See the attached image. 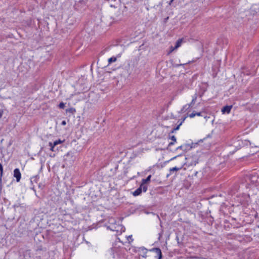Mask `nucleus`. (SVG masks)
<instances>
[{
  "instance_id": "nucleus-1",
  "label": "nucleus",
  "mask_w": 259,
  "mask_h": 259,
  "mask_svg": "<svg viewBox=\"0 0 259 259\" xmlns=\"http://www.w3.org/2000/svg\"><path fill=\"white\" fill-rule=\"evenodd\" d=\"M186 160L189 166H193L198 163L199 157L197 154H189L186 157Z\"/></svg>"
},
{
  "instance_id": "nucleus-2",
  "label": "nucleus",
  "mask_w": 259,
  "mask_h": 259,
  "mask_svg": "<svg viewBox=\"0 0 259 259\" xmlns=\"http://www.w3.org/2000/svg\"><path fill=\"white\" fill-rule=\"evenodd\" d=\"M147 190V186L146 185H140V187L133 192V195L135 196H138L141 194L142 191L146 192Z\"/></svg>"
},
{
  "instance_id": "nucleus-3",
  "label": "nucleus",
  "mask_w": 259,
  "mask_h": 259,
  "mask_svg": "<svg viewBox=\"0 0 259 259\" xmlns=\"http://www.w3.org/2000/svg\"><path fill=\"white\" fill-rule=\"evenodd\" d=\"M119 249L116 247H113L111 249L110 254L112 256L113 258L118 259L119 258Z\"/></svg>"
},
{
  "instance_id": "nucleus-4",
  "label": "nucleus",
  "mask_w": 259,
  "mask_h": 259,
  "mask_svg": "<svg viewBox=\"0 0 259 259\" xmlns=\"http://www.w3.org/2000/svg\"><path fill=\"white\" fill-rule=\"evenodd\" d=\"M63 142L60 140H56L53 143L49 142V145L50 147V150L52 151H55V147L59 144L62 143Z\"/></svg>"
},
{
  "instance_id": "nucleus-5",
  "label": "nucleus",
  "mask_w": 259,
  "mask_h": 259,
  "mask_svg": "<svg viewBox=\"0 0 259 259\" xmlns=\"http://www.w3.org/2000/svg\"><path fill=\"white\" fill-rule=\"evenodd\" d=\"M150 251H153L156 253L157 254V259H161L162 257V252L161 250L159 248L156 247V248H153L151 249Z\"/></svg>"
},
{
  "instance_id": "nucleus-6",
  "label": "nucleus",
  "mask_w": 259,
  "mask_h": 259,
  "mask_svg": "<svg viewBox=\"0 0 259 259\" xmlns=\"http://www.w3.org/2000/svg\"><path fill=\"white\" fill-rule=\"evenodd\" d=\"M14 177L16 178L17 182L20 181L21 178V174L19 168H17L14 169Z\"/></svg>"
},
{
  "instance_id": "nucleus-7",
  "label": "nucleus",
  "mask_w": 259,
  "mask_h": 259,
  "mask_svg": "<svg viewBox=\"0 0 259 259\" xmlns=\"http://www.w3.org/2000/svg\"><path fill=\"white\" fill-rule=\"evenodd\" d=\"M205 114V113L204 112H196L195 111H193V112L191 114H189V116L190 117V118H193L196 115H197V116H203L204 118L206 117V116L204 115Z\"/></svg>"
},
{
  "instance_id": "nucleus-8",
  "label": "nucleus",
  "mask_w": 259,
  "mask_h": 259,
  "mask_svg": "<svg viewBox=\"0 0 259 259\" xmlns=\"http://www.w3.org/2000/svg\"><path fill=\"white\" fill-rule=\"evenodd\" d=\"M139 251L142 252L141 256L143 257L146 258L147 257V249L146 248L144 247H141L139 248Z\"/></svg>"
},
{
  "instance_id": "nucleus-9",
  "label": "nucleus",
  "mask_w": 259,
  "mask_h": 259,
  "mask_svg": "<svg viewBox=\"0 0 259 259\" xmlns=\"http://www.w3.org/2000/svg\"><path fill=\"white\" fill-rule=\"evenodd\" d=\"M232 108V106H225L224 107H223V108L222 109V112L223 113H229L230 112V111L231 110Z\"/></svg>"
},
{
  "instance_id": "nucleus-10",
  "label": "nucleus",
  "mask_w": 259,
  "mask_h": 259,
  "mask_svg": "<svg viewBox=\"0 0 259 259\" xmlns=\"http://www.w3.org/2000/svg\"><path fill=\"white\" fill-rule=\"evenodd\" d=\"M182 42H183V39H179L176 41L175 48L172 49V51H173L175 49H177L179 47H180L181 46V44H182Z\"/></svg>"
},
{
  "instance_id": "nucleus-11",
  "label": "nucleus",
  "mask_w": 259,
  "mask_h": 259,
  "mask_svg": "<svg viewBox=\"0 0 259 259\" xmlns=\"http://www.w3.org/2000/svg\"><path fill=\"white\" fill-rule=\"evenodd\" d=\"M169 138L172 141V142H170L168 144V146L170 147L171 145H174L175 142H176L177 140H176V138L175 136H170V134L169 135Z\"/></svg>"
},
{
  "instance_id": "nucleus-12",
  "label": "nucleus",
  "mask_w": 259,
  "mask_h": 259,
  "mask_svg": "<svg viewBox=\"0 0 259 259\" xmlns=\"http://www.w3.org/2000/svg\"><path fill=\"white\" fill-rule=\"evenodd\" d=\"M151 175L148 176L146 179H142V183L141 185H145L146 183H149L150 181Z\"/></svg>"
},
{
  "instance_id": "nucleus-13",
  "label": "nucleus",
  "mask_w": 259,
  "mask_h": 259,
  "mask_svg": "<svg viewBox=\"0 0 259 259\" xmlns=\"http://www.w3.org/2000/svg\"><path fill=\"white\" fill-rule=\"evenodd\" d=\"M197 94H195L194 95V96H193V99H192L191 103L190 104L188 105V108L190 107L192 104H194L195 103V102L197 99Z\"/></svg>"
},
{
  "instance_id": "nucleus-14",
  "label": "nucleus",
  "mask_w": 259,
  "mask_h": 259,
  "mask_svg": "<svg viewBox=\"0 0 259 259\" xmlns=\"http://www.w3.org/2000/svg\"><path fill=\"white\" fill-rule=\"evenodd\" d=\"M187 147H188V145H186V144L180 146L178 147H177L176 150H178L179 149H181V150H182L183 151H185L186 150Z\"/></svg>"
},
{
  "instance_id": "nucleus-15",
  "label": "nucleus",
  "mask_w": 259,
  "mask_h": 259,
  "mask_svg": "<svg viewBox=\"0 0 259 259\" xmlns=\"http://www.w3.org/2000/svg\"><path fill=\"white\" fill-rule=\"evenodd\" d=\"M187 117H183V121H181L180 123L176 127L174 128V130H178L180 128V126L182 124L183 122L185 121Z\"/></svg>"
},
{
  "instance_id": "nucleus-16",
  "label": "nucleus",
  "mask_w": 259,
  "mask_h": 259,
  "mask_svg": "<svg viewBox=\"0 0 259 259\" xmlns=\"http://www.w3.org/2000/svg\"><path fill=\"white\" fill-rule=\"evenodd\" d=\"M3 174V167L2 164L0 163V184L2 182V177Z\"/></svg>"
},
{
  "instance_id": "nucleus-17",
  "label": "nucleus",
  "mask_w": 259,
  "mask_h": 259,
  "mask_svg": "<svg viewBox=\"0 0 259 259\" xmlns=\"http://www.w3.org/2000/svg\"><path fill=\"white\" fill-rule=\"evenodd\" d=\"M117 60L116 57H112L108 59V63L109 64H111L112 63L115 62Z\"/></svg>"
},
{
  "instance_id": "nucleus-18",
  "label": "nucleus",
  "mask_w": 259,
  "mask_h": 259,
  "mask_svg": "<svg viewBox=\"0 0 259 259\" xmlns=\"http://www.w3.org/2000/svg\"><path fill=\"white\" fill-rule=\"evenodd\" d=\"M181 169V167H175L170 168L169 170L170 172H171V171H177Z\"/></svg>"
},
{
  "instance_id": "nucleus-19",
  "label": "nucleus",
  "mask_w": 259,
  "mask_h": 259,
  "mask_svg": "<svg viewBox=\"0 0 259 259\" xmlns=\"http://www.w3.org/2000/svg\"><path fill=\"white\" fill-rule=\"evenodd\" d=\"M59 107L60 109H64L65 107V104L63 102L60 103V104H59Z\"/></svg>"
},
{
  "instance_id": "nucleus-20",
  "label": "nucleus",
  "mask_w": 259,
  "mask_h": 259,
  "mask_svg": "<svg viewBox=\"0 0 259 259\" xmlns=\"http://www.w3.org/2000/svg\"><path fill=\"white\" fill-rule=\"evenodd\" d=\"M66 124V122L65 120H63L61 122V125H65Z\"/></svg>"
},
{
  "instance_id": "nucleus-21",
  "label": "nucleus",
  "mask_w": 259,
  "mask_h": 259,
  "mask_svg": "<svg viewBox=\"0 0 259 259\" xmlns=\"http://www.w3.org/2000/svg\"><path fill=\"white\" fill-rule=\"evenodd\" d=\"M3 114V110L2 109H0V118L2 116Z\"/></svg>"
},
{
  "instance_id": "nucleus-22",
  "label": "nucleus",
  "mask_w": 259,
  "mask_h": 259,
  "mask_svg": "<svg viewBox=\"0 0 259 259\" xmlns=\"http://www.w3.org/2000/svg\"><path fill=\"white\" fill-rule=\"evenodd\" d=\"M107 229H110L111 230H112V231H115V230L114 229L111 228L110 226H108L107 227Z\"/></svg>"
},
{
  "instance_id": "nucleus-23",
  "label": "nucleus",
  "mask_w": 259,
  "mask_h": 259,
  "mask_svg": "<svg viewBox=\"0 0 259 259\" xmlns=\"http://www.w3.org/2000/svg\"><path fill=\"white\" fill-rule=\"evenodd\" d=\"M175 131H176V130H174V128L171 130V131L170 132V133H174Z\"/></svg>"
},
{
  "instance_id": "nucleus-24",
  "label": "nucleus",
  "mask_w": 259,
  "mask_h": 259,
  "mask_svg": "<svg viewBox=\"0 0 259 259\" xmlns=\"http://www.w3.org/2000/svg\"><path fill=\"white\" fill-rule=\"evenodd\" d=\"M42 248L41 247H39L37 249V251H39V250H42Z\"/></svg>"
},
{
  "instance_id": "nucleus-25",
  "label": "nucleus",
  "mask_w": 259,
  "mask_h": 259,
  "mask_svg": "<svg viewBox=\"0 0 259 259\" xmlns=\"http://www.w3.org/2000/svg\"><path fill=\"white\" fill-rule=\"evenodd\" d=\"M174 0H170V2L169 3V4H170Z\"/></svg>"
},
{
  "instance_id": "nucleus-26",
  "label": "nucleus",
  "mask_w": 259,
  "mask_h": 259,
  "mask_svg": "<svg viewBox=\"0 0 259 259\" xmlns=\"http://www.w3.org/2000/svg\"><path fill=\"white\" fill-rule=\"evenodd\" d=\"M72 110H73V109H72V108H70V109H69V111H70V112H71V111H72Z\"/></svg>"
},
{
  "instance_id": "nucleus-27",
  "label": "nucleus",
  "mask_w": 259,
  "mask_h": 259,
  "mask_svg": "<svg viewBox=\"0 0 259 259\" xmlns=\"http://www.w3.org/2000/svg\"><path fill=\"white\" fill-rule=\"evenodd\" d=\"M248 143H249V145H251V143L250 142V141H248Z\"/></svg>"
},
{
  "instance_id": "nucleus-28",
  "label": "nucleus",
  "mask_w": 259,
  "mask_h": 259,
  "mask_svg": "<svg viewBox=\"0 0 259 259\" xmlns=\"http://www.w3.org/2000/svg\"><path fill=\"white\" fill-rule=\"evenodd\" d=\"M132 235H130L128 237H131L132 238Z\"/></svg>"
},
{
  "instance_id": "nucleus-29",
  "label": "nucleus",
  "mask_w": 259,
  "mask_h": 259,
  "mask_svg": "<svg viewBox=\"0 0 259 259\" xmlns=\"http://www.w3.org/2000/svg\"><path fill=\"white\" fill-rule=\"evenodd\" d=\"M187 105H185V107H184V108H185V107H187Z\"/></svg>"
}]
</instances>
